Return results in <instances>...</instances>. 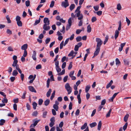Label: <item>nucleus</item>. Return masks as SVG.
<instances>
[{
  "instance_id": "1",
  "label": "nucleus",
  "mask_w": 131,
  "mask_h": 131,
  "mask_svg": "<svg viewBox=\"0 0 131 131\" xmlns=\"http://www.w3.org/2000/svg\"><path fill=\"white\" fill-rule=\"evenodd\" d=\"M65 88L67 91L68 94H69L71 92L72 90V88L70 87L69 83H67L65 85Z\"/></svg>"
},
{
  "instance_id": "2",
  "label": "nucleus",
  "mask_w": 131,
  "mask_h": 131,
  "mask_svg": "<svg viewBox=\"0 0 131 131\" xmlns=\"http://www.w3.org/2000/svg\"><path fill=\"white\" fill-rule=\"evenodd\" d=\"M96 41L97 42L96 47L100 48V47L103 43V41L100 39L98 38H96Z\"/></svg>"
},
{
  "instance_id": "3",
  "label": "nucleus",
  "mask_w": 131,
  "mask_h": 131,
  "mask_svg": "<svg viewBox=\"0 0 131 131\" xmlns=\"http://www.w3.org/2000/svg\"><path fill=\"white\" fill-rule=\"evenodd\" d=\"M83 16L82 14H81V16L79 17H78V19L80 21L79 22L78 26H81L83 24Z\"/></svg>"
},
{
  "instance_id": "4",
  "label": "nucleus",
  "mask_w": 131,
  "mask_h": 131,
  "mask_svg": "<svg viewBox=\"0 0 131 131\" xmlns=\"http://www.w3.org/2000/svg\"><path fill=\"white\" fill-rule=\"evenodd\" d=\"M17 57L15 55L13 57V59L14 61L12 64V66L14 67H15L16 66V65L17 64L18 61L17 60Z\"/></svg>"
},
{
  "instance_id": "5",
  "label": "nucleus",
  "mask_w": 131,
  "mask_h": 131,
  "mask_svg": "<svg viewBox=\"0 0 131 131\" xmlns=\"http://www.w3.org/2000/svg\"><path fill=\"white\" fill-rule=\"evenodd\" d=\"M81 7V6H78L75 11V13L77 12V13H76L75 14V15H76V16L77 17H79L80 16H81V14H81V11L80 10Z\"/></svg>"
},
{
  "instance_id": "6",
  "label": "nucleus",
  "mask_w": 131,
  "mask_h": 131,
  "mask_svg": "<svg viewBox=\"0 0 131 131\" xmlns=\"http://www.w3.org/2000/svg\"><path fill=\"white\" fill-rule=\"evenodd\" d=\"M69 5L68 1H63L62 2L61 5L65 8H66Z\"/></svg>"
},
{
  "instance_id": "7",
  "label": "nucleus",
  "mask_w": 131,
  "mask_h": 131,
  "mask_svg": "<svg viewBox=\"0 0 131 131\" xmlns=\"http://www.w3.org/2000/svg\"><path fill=\"white\" fill-rule=\"evenodd\" d=\"M43 22L44 24H47L49 25L50 24V21L47 18H45L43 19Z\"/></svg>"
},
{
  "instance_id": "8",
  "label": "nucleus",
  "mask_w": 131,
  "mask_h": 131,
  "mask_svg": "<svg viewBox=\"0 0 131 131\" xmlns=\"http://www.w3.org/2000/svg\"><path fill=\"white\" fill-rule=\"evenodd\" d=\"M100 50V48L96 47V50L94 53V57L97 56L99 54Z\"/></svg>"
},
{
  "instance_id": "9",
  "label": "nucleus",
  "mask_w": 131,
  "mask_h": 131,
  "mask_svg": "<svg viewBox=\"0 0 131 131\" xmlns=\"http://www.w3.org/2000/svg\"><path fill=\"white\" fill-rule=\"evenodd\" d=\"M28 89L29 91L32 92L36 93L37 92L34 88L32 86H28Z\"/></svg>"
},
{
  "instance_id": "10",
  "label": "nucleus",
  "mask_w": 131,
  "mask_h": 131,
  "mask_svg": "<svg viewBox=\"0 0 131 131\" xmlns=\"http://www.w3.org/2000/svg\"><path fill=\"white\" fill-rule=\"evenodd\" d=\"M43 29L45 30H47L50 29V27L47 24H44L43 27Z\"/></svg>"
},
{
  "instance_id": "11",
  "label": "nucleus",
  "mask_w": 131,
  "mask_h": 131,
  "mask_svg": "<svg viewBox=\"0 0 131 131\" xmlns=\"http://www.w3.org/2000/svg\"><path fill=\"white\" fill-rule=\"evenodd\" d=\"M36 52L35 51H33V53L32 56V58L33 59L35 60L36 61Z\"/></svg>"
},
{
  "instance_id": "12",
  "label": "nucleus",
  "mask_w": 131,
  "mask_h": 131,
  "mask_svg": "<svg viewBox=\"0 0 131 131\" xmlns=\"http://www.w3.org/2000/svg\"><path fill=\"white\" fill-rule=\"evenodd\" d=\"M28 47V45L27 44H24L21 46V49L22 50H24V51L26 50V49Z\"/></svg>"
},
{
  "instance_id": "13",
  "label": "nucleus",
  "mask_w": 131,
  "mask_h": 131,
  "mask_svg": "<svg viewBox=\"0 0 131 131\" xmlns=\"http://www.w3.org/2000/svg\"><path fill=\"white\" fill-rule=\"evenodd\" d=\"M50 102V100L49 99H47L44 101V104L46 106H48Z\"/></svg>"
},
{
  "instance_id": "14",
  "label": "nucleus",
  "mask_w": 131,
  "mask_h": 131,
  "mask_svg": "<svg viewBox=\"0 0 131 131\" xmlns=\"http://www.w3.org/2000/svg\"><path fill=\"white\" fill-rule=\"evenodd\" d=\"M119 32L117 30H116L115 32V38L116 39L118 36Z\"/></svg>"
},
{
  "instance_id": "15",
  "label": "nucleus",
  "mask_w": 131,
  "mask_h": 131,
  "mask_svg": "<svg viewBox=\"0 0 131 131\" xmlns=\"http://www.w3.org/2000/svg\"><path fill=\"white\" fill-rule=\"evenodd\" d=\"M102 126V122L101 121H100L98 125L97 129L100 130Z\"/></svg>"
},
{
  "instance_id": "16",
  "label": "nucleus",
  "mask_w": 131,
  "mask_h": 131,
  "mask_svg": "<svg viewBox=\"0 0 131 131\" xmlns=\"http://www.w3.org/2000/svg\"><path fill=\"white\" fill-rule=\"evenodd\" d=\"M40 20L41 19L40 18H39L38 20H36L35 23L34 24V25H36L39 23L40 22Z\"/></svg>"
},
{
  "instance_id": "17",
  "label": "nucleus",
  "mask_w": 131,
  "mask_h": 131,
  "mask_svg": "<svg viewBox=\"0 0 131 131\" xmlns=\"http://www.w3.org/2000/svg\"><path fill=\"white\" fill-rule=\"evenodd\" d=\"M52 90L51 89H49L46 93V96L47 97H49L50 96Z\"/></svg>"
},
{
  "instance_id": "18",
  "label": "nucleus",
  "mask_w": 131,
  "mask_h": 131,
  "mask_svg": "<svg viewBox=\"0 0 131 131\" xmlns=\"http://www.w3.org/2000/svg\"><path fill=\"white\" fill-rule=\"evenodd\" d=\"M15 67H16V69L17 70H18L19 73L20 74L22 73L20 69L19 65L18 64L16 65V66Z\"/></svg>"
},
{
  "instance_id": "19",
  "label": "nucleus",
  "mask_w": 131,
  "mask_h": 131,
  "mask_svg": "<svg viewBox=\"0 0 131 131\" xmlns=\"http://www.w3.org/2000/svg\"><path fill=\"white\" fill-rule=\"evenodd\" d=\"M123 61L124 62L125 65L128 66L129 62L128 59H124Z\"/></svg>"
},
{
  "instance_id": "20",
  "label": "nucleus",
  "mask_w": 131,
  "mask_h": 131,
  "mask_svg": "<svg viewBox=\"0 0 131 131\" xmlns=\"http://www.w3.org/2000/svg\"><path fill=\"white\" fill-rule=\"evenodd\" d=\"M129 116V115L128 114H127L125 115L124 118V120L125 122H126Z\"/></svg>"
},
{
  "instance_id": "21",
  "label": "nucleus",
  "mask_w": 131,
  "mask_h": 131,
  "mask_svg": "<svg viewBox=\"0 0 131 131\" xmlns=\"http://www.w3.org/2000/svg\"><path fill=\"white\" fill-rule=\"evenodd\" d=\"M113 83V81L112 80H111L110 81V82L108 83L106 85V88L108 89L111 85Z\"/></svg>"
},
{
  "instance_id": "22",
  "label": "nucleus",
  "mask_w": 131,
  "mask_h": 131,
  "mask_svg": "<svg viewBox=\"0 0 131 131\" xmlns=\"http://www.w3.org/2000/svg\"><path fill=\"white\" fill-rule=\"evenodd\" d=\"M18 73L17 70L15 69L13 71L12 73V75L14 76H16L17 75Z\"/></svg>"
},
{
  "instance_id": "23",
  "label": "nucleus",
  "mask_w": 131,
  "mask_h": 131,
  "mask_svg": "<svg viewBox=\"0 0 131 131\" xmlns=\"http://www.w3.org/2000/svg\"><path fill=\"white\" fill-rule=\"evenodd\" d=\"M87 31L88 32L90 33L91 32V28L90 25H89L87 27Z\"/></svg>"
},
{
  "instance_id": "24",
  "label": "nucleus",
  "mask_w": 131,
  "mask_h": 131,
  "mask_svg": "<svg viewBox=\"0 0 131 131\" xmlns=\"http://www.w3.org/2000/svg\"><path fill=\"white\" fill-rule=\"evenodd\" d=\"M87 123H85L84 124L82 125L81 127V130H83L86 128L87 126Z\"/></svg>"
},
{
  "instance_id": "25",
  "label": "nucleus",
  "mask_w": 131,
  "mask_h": 131,
  "mask_svg": "<svg viewBox=\"0 0 131 131\" xmlns=\"http://www.w3.org/2000/svg\"><path fill=\"white\" fill-rule=\"evenodd\" d=\"M90 88V86L89 85L86 86L85 88V91L86 92L88 93V92Z\"/></svg>"
},
{
  "instance_id": "26",
  "label": "nucleus",
  "mask_w": 131,
  "mask_h": 131,
  "mask_svg": "<svg viewBox=\"0 0 131 131\" xmlns=\"http://www.w3.org/2000/svg\"><path fill=\"white\" fill-rule=\"evenodd\" d=\"M96 123L95 122H94L90 124V126L91 128H92L95 126L96 125Z\"/></svg>"
},
{
  "instance_id": "27",
  "label": "nucleus",
  "mask_w": 131,
  "mask_h": 131,
  "mask_svg": "<svg viewBox=\"0 0 131 131\" xmlns=\"http://www.w3.org/2000/svg\"><path fill=\"white\" fill-rule=\"evenodd\" d=\"M75 5L74 4H72L70 7V9L71 11L72 10L75 8Z\"/></svg>"
},
{
  "instance_id": "28",
  "label": "nucleus",
  "mask_w": 131,
  "mask_h": 131,
  "mask_svg": "<svg viewBox=\"0 0 131 131\" xmlns=\"http://www.w3.org/2000/svg\"><path fill=\"white\" fill-rule=\"evenodd\" d=\"M50 40V38L49 37H48L46 38L45 40V42L46 44H47L49 43Z\"/></svg>"
},
{
  "instance_id": "29",
  "label": "nucleus",
  "mask_w": 131,
  "mask_h": 131,
  "mask_svg": "<svg viewBox=\"0 0 131 131\" xmlns=\"http://www.w3.org/2000/svg\"><path fill=\"white\" fill-rule=\"evenodd\" d=\"M50 79L49 78H48L47 81V87L48 88H49V86L50 82Z\"/></svg>"
},
{
  "instance_id": "30",
  "label": "nucleus",
  "mask_w": 131,
  "mask_h": 131,
  "mask_svg": "<svg viewBox=\"0 0 131 131\" xmlns=\"http://www.w3.org/2000/svg\"><path fill=\"white\" fill-rule=\"evenodd\" d=\"M37 104L35 102H34L32 103V105L33 106V108L35 110L36 108V107L37 106Z\"/></svg>"
},
{
  "instance_id": "31",
  "label": "nucleus",
  "mask_w": 131,
  "mask_h": 131,
  "mask_svg": "<svg viewBox=\"0 0 131 131\" xmlns=\"http://www.w3.org/2000/svg\"><path fill=\"white\" fill-rule=\"evenodd\" d=\"M108 39V35H106L105 38V39L104 41L103 44L104 45H105L106 42L107 41Z\"/></svg>"
},
{
  "instance_id": "32",
  "label": "nucleus",
  "mask_w": 131,
  "mask_h": 131,
  "mask_svg": "<svg viewBox=\"0 0 131 131\" xmlns=\"http://www.w3.org/2000/svg\"><path fill=\"white\" fill-rule=\"evenodd\" d=\"M119 23V26L118 28V31H119L121 30V26H122V23L121 21H119L118 23Z\"/></svg>"
},
{
  "instance_id": "33",
  "label": "nucleus",
  "mask_w": 131,
  "mask_h": 131,
  "mask_svg": "<svg viewBox=\"0 0 131 131\" xmlns=\"http://www.w3.org/2000/svg\"><path fill=\"white\" fill-rule=\"evenodd\" d=\"M76 40L77 41V42H79L81 41L82 40V38L80 36H79L77 37L76 38Z\"/></svg>"
},
{
  "instance_id": "34",
  "label": "nucleus",
  "mask_w": 131,
  "mask_h": 131,
  "mask_svg": "<svg viewBox=\"0 0 131 131\" xmlns=\"http://www.w3.org/2000/svg\"><path fill=\"white\" fill-rule=\"evenodd\" d=\"M55 93V91H54L50 97V99L51 100H52L53 98L54 97Z\"/></svg>"
},
{
  "instance_id": "35",
  "label": "nucleus",
  "mask_w": 131,
  "mask_h": 131,
  "mask_svg": "<svg viewBox=\"0 0 131 131\" xmlns=\"http://www.w3.org/2000/svg\"><path fill=\"white\" fill-rule=\"evenodd\" d=\"M65 69H63L62 72L59 73L58 74V75H61L64 74L65 73Z\"/></svg>"
},
{
  "instance_id": "36",
  "label": "nucleus",
  "mask_w": 131,
  "mask_h": 131,
  "mask_svg": "<svg viewBox=\"0 0 131 131\" xmlns=\"http://www.w3.org/2000/svg\"><path fill=\"white\" fill-rule=\"evenodd\" d=\"M17 23L18 26L21 27L22 26V24L21 21L20 20L17 22Z\"/></svg>"
},
{
  "instance_id": "37",
  "label": "nucleus",
  "mask_w": 131,
  "mask_h": 131,
  "mask_svg": "<svg viewBox=\"0 0 131 131\" xmlns=\"http://www.w3.org/2000/svg\"><path fill=\"white\" fill-rule=\"evenodd\" d=\"M38 114V112L37 111H35L33 112L32 114V115L33 116H36Z\"/></svg>"
},
{
  "instance_id": "38",
  "label": "nucleus",
  "mask_w": 131,
  "mask_h": 131,
  "mask_svg": "<svg viewBox=\"0 0 131 131\" xmlns=\"http://www.w3.org/2000/svg\"><path fill=\"white\" fill-rule=\"evenodd\" d=\"M112 110L111 109H110L109 111L107 113L106 115V117H108L110 116V114L112 111Z\"/></svg>"
},
{
  "instance_id": "39",
  "label": "nucleus",
  "mask_w": 131,
  "mask_h": 131,
  "mask_svg": "<svg viewBox=\"0 0 131 131\" xmlns=\"http://www.w3.org/2000/svg\"><path fill=\"white\" fill-rule=\"evenodd\" d=\"M6 18L7 19L8 23H11V21L10 19V18L8 15L6 16Z\"/></svg>"
},
{
  "instance_id": "40",
  "label": "nucleus",
  "mask_w": 131,
  "mask_h": 131,
  "mask_svg": "<svg viewBox=\"0 0 131 131\" xmlns=\"http://www.w3.org/2000/svg\"><path fill=\"white\" fill-rule=\"evenodd\" d=\"M117 8L118 10H120L121 9L122 7L120 4L119 3L117 5Z\"/></svg>"
},
{
  "instance_id": "41",
  "label": "nucleus",
  "mask_w": 131,
  "mask_h": 131,
  "mask_svg": "<svg viewBox=\"0 0 131 131\" xmlns=\"http://www.w3.org/2000/svg\"><path fill=\"white\" fill-rule=\"evenodd\" d=\"M115 61H116V64L117 66V65H118L121 63L120 62V61L119 59L117 58H116V59Z\"/></svg>"
},
{
  "instance_id": "42",
  "label": "nucleus",
  "mask_w": 131,
  "mask_h": 131,
  "mask_svg": "<svg viewBox=\"0 0 131 131\" xmlns=\"http://www.w3.org/2000/svg\"><path fill=\"white\" fill-rule=\"evenodd\" d=\"M8 102V100L7 98H4L2 100V102L4 103H7Z\"/></svg>"
},
{
  "instance_id": "43",
  "label": "nucleus",
  "mask_w": 131,
  "mask_h": 131,
  "mask_svg": "<svg viewBox=\"0 0 131 131\" xmlns=\"http://www.w3.org/2000/svg\"><path fill=\"white\" fill-rule=\"evenodd\" d=\"M53 107L56 111H58L59 109V107L58 105H53Z\"/></svg>"
},
{
  "instance_id": "44",
  "label": "nucleus",
  "mask_w": 131,
  "mask_h": 131,
  "mask_svg": "<svg viewBox=\"0 0 131 131\" xmlns=\"http://www.w3.org/2000/svg\"><path fill=\"white\" fill-rule=\"evenodd\" d=\"M7 50L9 51H14L13 48L11 46H9L7 48Z\"/></svg>"
},
{
  "instance_id": "45",
  "label": "nucleus",
  "mask_w": 131,
  "mask_h": 131,
  "mask_svg": "<svg viewBox=\"0 0 131 131\" xmlns=\"http://www.w3.org/2000/svg\"><path fill=\"white\" fill-rule=\"evenodd\" d=\"M43 102V100L42 99H40L38 101V104L41 105Z\"/></svg>"
},
{
  "instance_id": "46",
  "label": "nucleus",
  "mask_w": 131,
  "mask_h": 131,
  "mask_svg": "<svg viewBox=\"0 0 131 131\" xmlns=\"http://www.w3.org/2000/svg\"><path fill=\"white\" fill-rule=\"evenodd\" d=\"M54 1H52L50 4V7L51 8L54 5Z\"/></svg>"
},
{
  "instance_id": "47",
  "label": "nucleus",
  "mask_w": 131,
  "mask_h": 131,
  "mask_svg": "<svg viewBox=\"0 0 131 131\" xmlns=\"http://www.w3.org/2000/svg\"><path fill=\"white\" fill-rule=\"evenodd\" d=\"M57 71L58 73L60 72L61 71V69L59 68V67H56Z\"/></svg>"
},
{
  "instance_id": "48",
  "label": "nucleus",
  "mask_w": 131,
  "mask_h": 131,
  "mask_svg": "<svg viewBox=\"0 0 131 131\" xmlns=\"http://www.w3.org/2000/svg\"><path fill=\"white\" fill-rule=\"evenodd\" d=\"M126 21L127 23L128 26H129L130 23V21L127 17H126Z\"/></svg>"
},
{
  "instance_id": "49",
  "label": "nucleus",
  "mask_w": 131,
  "mask_h": 131,
  "mask_svg": "<svg viewBox=\"0 0 131 131\" xmlns=\"http://www.w3.org/2000/svg\"><path fill=\"white\" fill-rule=\"evenodd\" d=\"M128 125V124L127 123H125L124 125L123 126V128L124 130H125L127 128Z\"/></svg>"
},
{
  "instance_id": "50",
  "label": "nucleus",
  "mask_w": 131,
  "mask_h": 131,
  "mask_svg": "<svg viewBox=\"0 0 131 131\" xmlns=\"http://www.w3.org/2000/svg\"><path fill=\"white\" fill-rule=\"evenodd\" d=\"M47 112L45 111L43 113L42 117L43 118H45L47 115Z\"/></svg>"
},
{
  "instance_id": "51",
  "label": "nucleus",
  "mask_w": 131,
  "mask_h": 131,
  "mask_svg": "<svg viewBox=\"0 0 131 131\" xmlns=\"http://www.w3.org/2000/svg\"><path fill=\"white\" fill-rule=\"evenodd\" d=\"M63 43H64V41H62L61 43L60 44V49H61L63 47Z\"/></svg>"
},
{
  "instance_id": "52",
  "label": "nucleus",
  "mask_w": 131,
  "mask_h": 131,
  "mask_svg": "<svg viewBox=\"0 0 131 131\" xmlns=\"http://www.w3.org/2000/svg\"><path fill=\"white\" fill-rule=\"evenodd\" d=\"M74 54V51L72 50L70 53L68 54V57H71L73 56Z\"/></svg>"
},
{
  "instance_id": "53",
  "label": "nucleus",
  "mask_w": 131,
  "mask_h": 131,
  "mask_svg": "<svg viewBox=\"0 0 131 131\" xmlns=\"http://www.w3.org/2000/svg\"><path fill=\"white\" fill-rule=\"evenodd\" d=\"M20 19L21 18L20 16H16V20L17 22L20 21Z\"/></svg>"
},
{
  "instance_id": "54",
  "label": "nucleus",
  "mask_w": 131,
  "mask_h": 131,
  "mask_svg": "<svg viewBox=\"0 0 131 131\" xmlns=\"http://www.w3.org/2000/svg\"><path fill=\"white\" fill-rule=\"evenodd\" d=\"M72 62H70L68 67L69 70H70L72 68Z\"/></svg>"
},
{
  "instance_id": "55",
  "label": "nucleus",
  "mask_w": 131,
  "mask_h": 131,
  "mask_svg": "<svg viewBox=\"0 0 131 131\" xmlns=\"http://www.w3.org/2000/svg\"><path fill=\"white\" fill-rule=\"evenodd\" d=\"M72 19L71 18H70L68 20V24L71 25H72Z\"/></svg>"
},
{
  "instance_id": "56",
  "label": "nucleus",
  "mask_w": 131,
  "mask_h": 131,
  "mask_svg": "<svg viewBox=\"0 0 131 131\" xmlns=\"http://www.w3.org/2000/svg\"><path fill=\"white\" fill-rule=\"evenodd\" d=\"M65 27L64 26H63L62 27V30H60V31L61 32H62L63 33H64L65 32Z\"/></svg>"
},
{
  "instance_id": "57",
  "label": "nucleus",
  "mask_w": 131,
  "mask_h": 131,
  "mask_svg": "<svg viewBox=\"0 0 131 131\" xmlns=\"http://www.w3.org/2000/svg\"><path fill=\"white\" fill-rule=\"evenodd\" d=\"M96 20V18L95 17H92L91 19V21L92 22H94Z\"/></svg>"
},
{
  "instance_id": "58",
  "label": "nucleus",
  "mask_w": 131,
  "mask_h": 131,
  "mask_svg": "<svg viewBox=\"0 0 131 131\" xmlns=\"http://www.w3.org/2000/svg\"><path fill=\"white\" fill-rule=\"evenodd\" d=\"M26 6L27 7H28L30 5V2L29 1H26L25 2Z\"/></svg>"
},
{
  "instance_id": "59",
  "label": "nucleus",
  "mask_w": 131,
  "mask_h": 131,
  "mask_svg": "<svg viewBox=\"0 0 131 131\" xmlns=\"http://www.w3.org/2000/svg\"><path fill=\"white\" fill-rule=\"evenodd\" d=\"M66 62H63L62 66V69H63L66 67Z\"/></svg>"
},
{
  "instance_id": "60",
  "label": "nucleus",
  "mask_w": 131,
  "mask_h": 131,
  "mask_svg": "<svg viewBox=\"0 0 131 131\" xmlns=\"http://www.w3.org/2000/svg\"><path fill=\"white\" fill-rule=\"evenodd\" d=\"M82 31V30L80 29H78L76 31V33L77 34H79Z\"/></svg>"
},
{
  "instance_id": "61",
  "label": "nucleus",
  "mask_w": 131,
  "mask_h": 131,
  "mask_svg": "<svg viewBox=\"0 0 131 131\" xmlns=\"http://www.w3.org/2000/svg\"><path fill=\"white\" fill-rule=\"evenodd\" d=\"M41 64H38L37 65L36 67V69H41Z\"/></svg>"
},
{
  "instance_id": "62",
  "label": "nucleus",
  "mask_w": 131,
  "mask_h": 131,
  "mask_svg": "<svg viewBox=\"0 0 131 131\" xmlns=\"http://www.w3.org/2000/svg\"><path fill=\"white\" fill-rule=\"evenodd\" d=\"M74 34H72L70 37L68 38H69V40L70 39V40H72L74 38Z\"/></svg>"
},
{
  "instance_id": "63",
  "label": "nucleus",
  "mask_w": 131,
  "mask_h": 131,
  "mask_svg": "<svg viewBox=\"0 0 131 131\" xmlns=\"http://www.w3.org/2000/svg\"><path fill=\"white\" fill-rule=\"evenodd\" d=\"M96 112V109H94L92 111V113L91 115V116L92 117L94 115Z\"/></svg>"
},
{
  "instance_id": "64",
  "label": "nucleus",
  "mask_w": 131,
  "mask_h": 131,
  "mask_svg": "<svg viewBox=\"0 0 131 131\" xmlns=\"http://www.w3.org/2000/svg\"><path fill=\"white\" fill-rule=\"evenodd\" d=\"M68 77V76L67 75L64 78L63 80L64 82H66L67 81Z\"/></svg>"
}]
</instances>
